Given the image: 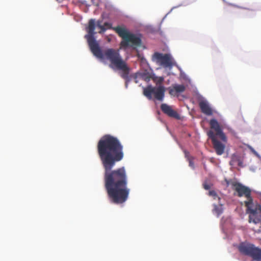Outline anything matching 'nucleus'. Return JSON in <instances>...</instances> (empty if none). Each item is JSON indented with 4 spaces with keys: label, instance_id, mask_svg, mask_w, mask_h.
<instances>
[{
    "label": "nucleus",
    "instance_id": "20e7f679",
    "mask_svg": "<svg viewBox=\"0 0 261 261\" xmlns=\"http://www.w3.org/2000/svg\"><path fill=\"white\" fill-rule=\"evenodd\" d=\"M113 29L123 40L120 43L121 46L126 47L128 46L130 44L132 46L134 47H137L141 45L140 37L130 33L124 28L118 26Z\"/></svg>",
    "mask_w": 261,
    "mask_h": 261
},
{
    "label": "nucleus",
    "instance_id": "4468645a",
    "mask_svg": "<svg viewBox=\"0 0 261 261\" xmlns=\"http://www.w3.org/2000/svg\"><path fill=\"white\" fill-rule=\"evenodd\" d=\"M214 211L215 212V213L218 216H219L220 215H221L223 212V207L222 205L220 204L219 205L214 204Z\"/></svg>",
    "mask_w": 261,
    "mask_h": 261
},
{
    "label": "nucleus",
    "instance_id": "423d86ee",
    "mask_svg": "<svg viewBox=\"0 0 261 261\" xmlns=\"http://www.w3.org/2000/svg\"><path fill=\"white\" fill-rule=\"evenodd\" d=\"M165 88L163 85H159L158 87L148 86L144 89L143 94L149 99L152 98L153 94L154 98L159 100L163 101L165 96Z\"/></svg>",
    "mask_w": 261,
    "mask_h": 261
},
{
    "label": "nucleus",
    "instance_id": "2eb2a0df",
    "mask_svg": "<svg viewBox=\"0 0 261 261\" xmlns=\"http://www.w3.org/2000/svg\"><path fill=\"white\" fill-rule=\"evenodd\" d=\"M208 195L212 196L214 199L218 198L220 199V197H218L217 193L214 190H211L208 192Z\"/></svg>",
    "mask_w": 261,
    "mask_h": 261
},
{
    "label": "nucleus",
    "instance_id": "1a4fd4ad",
    "mask_svg": "<svg viewBox=\"0 0 261 261\" xmlns=\"http://www.w3.org/2000/svg\"><path fill=\"white\" fill-rule=\"evenodd\" d=\"M209 123L211 128L216 132V136H218L222 141L224 143H226L227 140V137L223 132L222 129L217 120L215 119H212L210 121Z\"/></svg>",
    "mask_w": 261,
    "mask_h": 261
},
{
    "label": "nucleus",
    "instance_id": "9b49d317",
    "mask_svg": "<svg viewBox=\"0 0 261 261\" xmlns=\"http://www.w3.org/2000/svg\"><path fill=\"white\" fill-rule=\"evenodd\" d=\"M186 87L183 85H173L168 88L169 93L172 96H177L178 94L185 91Z\"/></svg>",
    "mask_w": 261,
    "mask_h": 261
},
{
    "label": "nucleus",
    "instance_id": "f8f14e48",
    "mask_svg": "<svg viewBox=\"0 0 261 261\" xmlns=\"http://www.w3.org/2000/svg\"><path fill=\"white\" fill-rule=\"evenodd\" d=\"M199 106L201 112L208 116L213 115V111L207 101L202 100L199 102Z\"/></svg>",
    "mask_w": 261,
    "mask_h": 261
},
{
    "label": "nucleus",
    "instance_id": "a211bd4d",
    "mask_svg": "<svg viewBox=\"0 0 261 261\" xmlns=\"http://www.w3.org/2000/svg\"><path fill=\"white\" fill-rule=\"evenodd\" d=\"M188 160H189V162L190 166H191L192 167H194V163H193L192 160L190 158H189Z\"/></svg>",
    "mask_w": 261,
    "mask_h": 261
},
{
    "label": "nucleus",
    "instance_id": "aec40b11",
    "mask_svg": "<svg viewBox=\"0 0 261 261\" xmlns=\"http://www.w3.org/2000/svg\"><path fill=\"white\" fill-rule=\"evenodd\" d=\"M251 219H252V218H251V216H249V222H251Z\"/></svg>",
    "mask_w": 261,
    "mask_h": 261
},
{
    "label": "nucleus",
    "instance_id": "f3484780",
    "mask_svg": "<svg viewBox=\"0 0 261 261\" xmlns=\"http://www.w3.org/2000/svg\"><path fill=\"white\" fill-rule=\"evenodd\" d=\"M203 188H204V189H205V190H208L211 188L210 186L208 184H207L206 183H204L203 185Z\"/></svg>",
    "mask_w": 261,
    "mask_h": 261
},
{
    "label": "nucleus",
    "instance_id": "dca6fc26",
    "mask_svg": "<svg viewBox=\"0 0 261 261\" xmlns=\"http://www.w3.org/2000/svg\"><path fill=\"white\" fill-rule=\"evenodd\" d=\"M163 81H164V78L163 77H160L158 79V81H156V85L158 86L162 85V84Z\"/></svg>",
    "mask_w": 261,
    "mask_h": 261
},
{
    "label": "nucleus",
    "instance_id": "39448f33",
    "mask_svg": "<svg viewBox=\"0 0 261 261\" xmlns=\"http://www.w3.org/2000/svg\"><path fill=\"white\" fill-rule=\"evenodd\" d=\"M238 249L242 254L251 257L254 260L261 261V248L254 244L245 241L239 244Z\"/></svg>",
    "mask_w": 261,
    "mask_h": 261
},
{
    "label": "nucleus",
    "instance_id": "6ab92c4d",
    "mask_svg": "<svg viewBox=\"0 0 261 261\" xmlns=\"http://www.w3.org/2000/svg\"><path fill=\"white\" fill-rule=\"evenodd\" d=\"M260 221V220L258 218H254L253 220H252V222L255 223V224H257L258 223H259Z\"/></svg>",
    "mask_w": 261,
    "mask_h": 261
},
{
    "label": "nucleus",
    "instance_id": "f257e3e1",
    "mask_svg": "<svg viewBox=\"0 0 261 261\" xmlns=\"http://www.w3.org/2000/svg\"><path fill=\"white\" fill-rule=\"evenodd\" d=\"M97 153L104 169V182L109 198L115 204H122L128 199L127 175L124 167L112 170L124 158L123 146L119 139L106 135L97 143Z\"/></svg>",
    "mask_w": 261,
    "mask_h": 261
},
{
    "label": "nucleus",
    "instance_id": "9d476101",
    "mask_svg": "<svg viewBox=\"0 0 261 261\" xmlns=\"http://www.w3.org/2000/svg\"><path fill=\"white\" fill-rule=\"evenodd\" d=\"M162 111L170 117L179 119L180 116L177 112L172 109V107L166 103H162L161 105Z\"/></svg>",
    "mask_w": 261,
    "mask_h": 261
},
{
    "label": "nucleus",
    "instance_id": "0eeeda50",
    "mask_svg": "<svg viewBox=\"0 0 261 261\" xmlns=\"http://www.w3.org/2000/svg\"><path fill=\"white\" fill-rule=\"evenodd\" d=\"M207 135L209 138L212 140L213 148L215 149L216 154L218 155L223 154L224 153L225 144L217 139L216 135L212 130L208 131Z\"/></svg>",
    "mask_w": 261,
    "mask_h": 261
},
{
    "label": "nucleus",
    "instance_id": "f03ea898",
    "mask_svg": "<svg viewBox=\"0 0 261 261\" xmlns=\"http://www.w3.org/2000/svg\"><path fill=\"white\" fill-rule=\"evenodd\" d=\"M105 27H110L108 22H105L104 24H101V21H95L94 19H91L88 22V25L86 28L87 34L85 36L88 45L93 54L98 58L102 59H107L110 61L111 64L110 67L112 69H117L122 71L121 76L126 80L125 87L127 88V82L129 81L128 74L129 73V68L127 66L126 62L123 60L120 55L118 50L113 48L106 49L102 53L99 43L95 40L94 35L96 32L94 31L96 27L100 29L98 33L103 34L107 30Z\"/></svg>",
    "mask_w": 261,
    "mask_h": 261
},
{
    "label": "nucleus",
    "instance_id": "ddd939ff",
    "mask_svg": "<svg viewBox=\"0 0 261 261\" xmlns=\"http://www.w3.org/2000/svg\"><path fill=\"white\" fill-rule=\"evenodd\" d=\"M229 164L231 166L238 165L241 167H243V161L240 155L237 154H233L231 156Z\"/></svg>",
    "mask_w": 261,
    "mask_h": 261
},
{
    "label": "nucleus",
    "instance_id": "6e6552de",
    "mask_svg": "<svg viewBox=\"0 0 261 261\" xmlns=\"http://www.w3.org/2000/svg\"><path fill=\"white\" fill-rule=\"evenodd\" d=\"M152 59L164 67H170L173 65L172 58L169 54L156 52L153 54Z\"/></svg>",
    "mask_w": 261,
    "mask_h": 261
},
{
    "label": "nucleus",
    "instance_id": "7ed1b4c3",
    "mask_svg": "<svg viewBox=\"0 0 261 261\" xmlns=\"http://www.w3.org/2000/svg\"><path fill=\"white\" fill-rule=\"evenodd\" d=\"M229 184H231L232 189L237 193V195L238 197L245 196L247 198V200L244 201L245 205L247 208V213L253 216L257 214V210L256 208H252L253 204V198L251 196V191L250 189L237 181L230 182L227 181V184L228 185Z\"/></svg>",
    "mask_w": 261,
    "mask_h": 261
}]
</instances>
